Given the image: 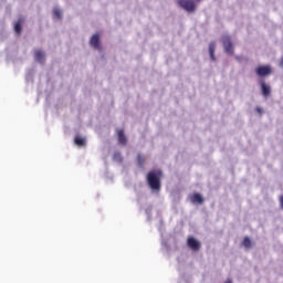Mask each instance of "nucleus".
<instances>
[{
	"instance_id": "nucleus-22",
	"label": "nucleus",
	"mask_w": 283,
	"mask_h": 283,
	"mask_svg": "<svg viewBox=\"0 0 283 283\" xmlns=\"http://www.w3.org/2000/svg\"><path fill=\"white\" fill-rule=\"evenodd\" d=\"M195 1H196V3H201L202 0H195Z\"/></svg>"
},
{
	"instance_id": "nucleus-18",
	"label": "nucleus",
	"mask_w": 283,
	"mask_h": 283,
	"mask_svg": "<svg viewBox=\"0 0 283 283\" xmlns=\"http://www.w3.org/2000/svg\"><path fill=\"white\" fill-rule=\"evenodd\" d=\"M255 113L260 114V116H262V114H264V109H262V107H260V106H256L255 107Z\"/></svg>"
},
{
	"instance_id": "nucleus-8",
	"label": "nucleus",
	"mask_w": 283,
	"mask_h": 283,
	"mask_svg": "<svg viewBox=\"0 0 283 283\" xmlns=\"http://www.w3.org/2000/svg\"><path fill=\"white\" fill-rule=\"evenodd\" d=\"M190 202H192V205H203L205 198H202V195L200 193H195L191 196Z\"/></svg>"
},
{
	"instance_id": "nucleus-6",
	"label": "nucleus",
	"mask_w": 283,
	"mask_h": 283,
	"mask_svg": "<svg viewBox=\"0 0 283 283\" xmlns=\"http://www.w3.org/2000/svg\"><path fill=\"white\" fill-rule=\"evenodd\" d=\"M90 45L94 48V50H98L99 52L103 50V48L101 46V36L97 33L92 35L90 40Z\"/></svg>"
},
{
	"instance_id": "nucleus-10",
	"label": "nucleus",
	"mask_w": 283,
	"mask_h": 283,
	"mask_svg": "<svg viewBox=\"0 0 283 283\" xmlns=\"http://www.w3.org/2000/svg\"><path fill=\"white\" fill-rule=\"evenodd\" d=\"M74 143L77 147H85V145H87V139L77 135L74 138Z\"/></svg>"
},
{
	"instance_id": "nucleus-9",
	"label": "nucleus",
	"mask_w": 283,
	"mask_h": 283,
	"mask_svg": "<svg viewBox=\"0 0 283 283\" xmlns=\"http://www.w3.org/2000/svg\"><path fill=\"white\" fill-rule=\"evenodd\" d=\"M34 60L36 61V63H45V52L36 51L34 54Z\"/></svg>"
},
{
	"instance_id": "nucleus-13",
	"label": "nucleus",
	"mask_w": 283,
	"mask_h": 283,
	"mask_svg": "<svg viewBox=\"0 0 283 283\" xmlns=\"http://www.w3.org/2000/svg\"><path fill=\"white\" fill-rule=\"evenodd\" d=\"M118 143L119 145H127V137L123 130H118Z\"/></svg>"
},
{
	"instance_id": "nucleus-1",
	"label": "nucleus",
	"mask_w": 283,
	"mask_h": 283,
	"mask_svg": "<svg viewBox=\"0 0 283 283\" xmlns=\"http://www.w3.org/2000/svg\"><path fill=\"white\" fill-rule=\"evenodd\" d=\"M160 178H163V170H150L147 174L146 182L151 191H160L163 188Z\"/></svg>"
},
{
	"instance_id": "nucleus-2",
	"label": "nucleus",
	"mask_w": 283,
	"mask_h": 283,
	"mask_svg": "<svg viewBox=\"0 0 283 283\" xmlns=\"http://www.w3.org/2000/svg\"><path fill=\"white\" fill-rule=\"evenodd\" d=\"M177 6L188 12V14H193L198 10V6L193 0H177Z\"/></svg>"
},
{
	"instance_id": "nucleus-5",
	"label": "nucleus",
	"mask_w": 283,
	"mask_h": 283,
	"mask_svg": "<svg viewBox=\"0 0 283 283\" xmlns=\"http://www.w3.org/2000/svg\"><path fill=\"white\" fill-rule=\"evenodd\" d=\"M260 87H261V93L264 98H269L271 96V86L264 82V80L259 81Z\"/></svg>"
},
{
	"instance_id": "nucleus-23",
	"label": "nucleus",
	"mask_w": 283,
	"mask_h": 283,
	"mask_svg": "<svg viewBox=\"0 0 283 283\" xmlns=\"http://www.w3.org/2000/svg\"><path fill=\"white\" fill-rule=\"evenodd\" d=\"M224 283H232L231 280H227Z\"/></svg>"
},
{
	"instance_id": "nucleus-3",
	"label": "nucleus",
	"mask_w": 283,
	"mask_h": 283,
	"mask_svg": "<svg viewBox=\"0 0 283 283\" xmlns=\"http://www.w3.org/2000/svg\"><path fill=\"white\" fill-rule=\"evenodd\" d=\"M221 43L223 45V50L226 54H229L230 56H233L235 49L233 46V41H231L230 35H222L221 36Z\"/></svg>"
},
{
	"instance_id": "nucleus-21",
	"label": "nucleus",
	"mask_w": 283,
	"mask_h": 283,
	"mask_svg": "<svg viewBox=\"0 0 283 283\" xmlns=\"http://www.w3.org/2000/svg\"><path fill=\"white\" fill-rule=\"evenodd\" d=\"M280 207L283 210V195L280 197Z\"/></svg>"
},
{
	"instance_id": "nucleus-20",
	"label": "nucleus",
	"mask_w": 283,
	"mask_h": 283,
	"mask_svg": "<svg viewBox=\"0 0 283 283\" xmlns=\"http://www.w3.org/2000/svg\"><path fill=\"white\" fill-rule=\"evenodd\" d=\"M27 81H32V71L27 74Z\"/></svg>"
},
{
	"instance_id": "nucleus-16",
	"label": "nucleus",
	"mask_w": 283,
	"mask_h": 283,
	"mask_svg": "<svg viewBox=\"0 0 283 283\" xmlns=\"http://www.w3.org/2000/svg\"><path fill=\"white\" fill-rule=\"evenodd\" d=\"M113 159L115 160V163H123V155L119 151L114 153L113 155Z\"/></svg>"
},
{
	"instance_id": "nucleus-19",
	"label": "nucleus",
	"mask_w": 283,
	"mask_h": 283,
	"mask_svg": "<svg viewBox=\"0 0 283 283\" xmlns=\"http://www.w3.org/2000/svg\"><path fill=\"white\" fill-rule=\"evenodd\" d=\"M234 59H235V61H239V62L240 61H248L247 57H242V56H239V55H237Z\"/></svg>"
},
{
	"instance_id": "nucleus-14",
	"label": "nucleus",
	"mask_w": 283,
	"mask_h": 283,
	"mask_svg": "<svg viewBox=\"0 0 283 283\" xmlns=\"http://www.w3.org/2000/svg\"><path fill=\"white\" fill-rule=\"evenodd\" d=\"M137 165L139 169H145V157L140 154H137Z\"/></svg>"
},
{
	"instance_id": "nucleus-12",
	"label": "nucleus",
	"mask_w": 283,
	"mask_h": 283,
	"mask_svg": "<svg viewBox=\"0 0 283 283\" xmlns=\"http://www.w3.org/2000/svg\"><path fill=\"white\" fill-rule=\"evenodd\" d=\"M208 50H209L210 60L216 61V42H210Z\"/></svg>"
},
{
	"instance_id": "nucleus-17",
	"label": "nucleus",
	"mask_w": 283,
	"mask_h": 283,
	"mask_svg": "<svg viewBox=\"0 0 283 283\" xmlns=\"http://www.w3.org/2000/svg\"><path fill=\"white\" fill-rule=\"evenodd\" d=\"M53 14L57 18V19H62L63 13L61 12L60 9H54Z\"/></svg>"
},
{
	"instance_id": "nucleus-7",
	"label": "nucleus",
	"mask_w": 283,
	"mask_h": 283,
	"mask_svg": "<svg viewBox=\"0 0 283 283\" xmlns=\"http://www.w3.org/2000/svg\"><path fill=\"white\" fill-rule=\"evenodd\" d=\"M187 244L189 247V249H191L192 251H200V241H198V239L193 238V237H189L187 240Z\"/></svg>"
},
{
	"instance_id": "nucleus-4",
	"label": "nucleus",
	"mask_w": 283,
	"mask_h": 283,
	"mask_svg": "<svg viewBox=\"0 0 283 283\" xmlns=\"http://www.w3.org/2000/svg\"><path fill=\"white\" fill-rule=\"evenodd\" d=\"M271 65H260L255 69L256 76H260V78H266V76H271L272 74Z\"/></svg>"
},
{
	"instance_id": "nucleus-11",
	"label": "nucleus",
	"mask_w": 283,
	"mask_h": 283,
	"mask_svg": "<svg viewBox=\"0 0 283 283\" xmlns=\"http://www.w3.org/2000/svg\"><path fill=\"white\" fill-rule=\"evenodd\" d=\"M14 32L15 34H21V32H23V19L20 18L15 24H14Z\"/></svg>"
},
{
	"instance_id": "nucleus-15",
	"label": "nucleus",
	"mask_w": 283,
	"mask_h": 283,
	"mask_svg": "<svg viewBox=\"0 0 283 283\" xmlns=\"http://www.w3.org/2000/svg\"><path fill=\"white\" fill-rule=\"evenodd\" d=\"M242 245L247 250L251 249V247H252L251 239L249 237H244V239L242 241Z\"/></svg>"
}]
</instances>
